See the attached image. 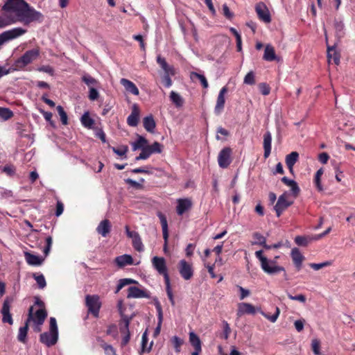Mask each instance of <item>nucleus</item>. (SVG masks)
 I'll use <instances>...</instances> for the list:
<instances>
[{"instance_id": "obj_1", "label": "nucleus", "mask_w": 355, "mask_h": 355, "mask_svg": "<svg viewBox=\"0 0 355 355\" xmlns=\"http://www.w3.org/2000/svg\"><path fill=\"white\" fill-rule=\"evenodd\" d=\"M3 13L0 15V28L17 22L28 25L33 21H41L42 14L24 0H7L2 7Z\"/></svg>"}, {"instance_id": "obj_2", "label": "nucleus", "mask_w": 355, "mask_h": 355, "mask_svg": "<svg viewBox=\"0 0 355 355\" xmlns=\"http://www.w3.org/2000/svg\"><path fill=\"white\" fill-rule=\"evenodd\" d=\"M58 340V329L55 318H50L49 331L40 334V340L46 347L55 345Z\"/></svg>"}, {"instance_id": "obj_3", "label": "nucleus", "mask_w": 355, "mask_h": 355, "mask_svg": "<svg viewBox=\"0 0 355 355\" xmlns=\"http://www.w3.org/2000/svg\"><path fill=\"white\" fill-rule=\"evenodd\" d=\"M40 56L39 49H33L26 51L13 63L12 70H23L28 64L32 63Z\"/></svg>"}, {"instance_id": "obj_4", "label": "nucleus", "mask_w": 355, "mask_h": 355, "mask_svg": "<svg viewBox=\"0 0 355 355\" xmlns=\"http://www.w3.org/2000/svg\"><path fill=\"white\" fill-rule=\"evenodd\" d=\"M100 297L97 295H87L85 297V305L87 307L88 313L94 317L98 318L99 311L101 307Z\"/></svg>"}, {"instance_id": "obj_5", "label": "nucleus", "mask_w": 355, "mask_h": 355, "mask_svg": "<svg viewBox=\"0 0 355 355\" xmlns=\"http://www.w3.org/2000/svg\"><path fill=\"white\" fill-rule=\"evenodd\" d=\"M255 256L260 261L261 268L265 272L270 275H274L283 271L284 272V275H286L284 268L272 267V268H269V259L263 255L262 250L257 251L255 252Z\"/></svg>"}, {"instance_id": "obj_6", "label": "nucleus", "mask_w": 355, "mask_h": 355, "mask_svg": "<svg viewBox=\"0 0 355 355\" xmlns=\"http://www.w3.org/2000/svg\"><path fill=\"white\" fill-rule=\"evenodd\" d=\"M293 200L289 199V193L284 192L279 196L277 203L274 207V209L276 212L277 216L279 217L283 211H284L288 207L292 205Z\"/></svg>"}, {"instance_id": "obj_7", "label": "nucleus", "mask_w": 355, "mask_h": 355, "mask_svg": "<svg viewBox=\"0 0 355 355\" xmlns=\"http://www.w3.org/2000/svg\"><path fill=\"white\" fill-rule=\"evenodd\" d=\"M178 270L181 277L185 280H189L193 275L192 264L185 259H181L178 263Z\"/></svg>"}, {"instance_id": "obj_8", "label": "nucleus", "mask_w": 355, "mask_h": 355, "mask_svg": "<svg viewBox=\"0 0 355 355\" xmlns=\"http://www.w3.org/2000/svg\"><path fill=\"white\" fill-rule=\"evenodd\" d=\"M232 149L230 147L223 148L218 156V163L220 168H227L232 162Z\"/></svg>"}, {"instance_id": "obj_9", "label": "nucleus", "mask_w": 355, "mask_h": 355, "mask_svg": "<svg viewBox=\"0 0 355 355\" xmlns=\"http://www.w3.org/2000/svg\"><path fill=\"white\" fill-rule=\"evenodd\" d=\"M152 263L159 274L164 276V281H167L169 276L167 271L165 259L163 257H154L152 259Z\"/></svg>"}, {"instance_id": "obj_10", "label": "nucleus", "mask_w": 355, "mask_h": 355, "mask_svg": "<svg viewBox=\"0 0 355 355\" xmlns=\"http://www.w3.org/2000/svg\"><path fill=\"white\" fill-rule=\"evenodd\" d=\"M12 302V300L8 297H7L3 303L2 309L1 313L2 314V322L3 323H8L9 324H12L13 320L12 318V315L10 312V304Z\"/></svg>"}, {"instance_id": "obj_11", "label": "nucleus", "mask_w": 355, "mask_h": 355, "mask_svg": "<svg viewBox=\"0 0 355 355\" xmlns=\"http://www.w3.org/2000/svg\"><path fill=\"white\" fill-rule=\"evenodd\" d=\"M128 291V298H150V293L146 289H141L137 286H130Z\"/></svg>"}, {"instance_id": "obj_12", "label": "nucleus", "mask_w": 355, "mask_h": 355, "mask_svg": "<svg viewBox=\"0 0 355 355\" xmlns=\"http://www.w3.org/2000/svg\"><path fill=\"white\" fill-rule=\"evenodd\" d=\"M227 91H228L227 87L226 86H225L221 88V89L220 90V92L218 93L217 100H216V105L214 107V113L216 115H220L224 110L225 103V95L227 92Z\"/></svg>"}, {"instance_id": "obj_13", "label": "nucleus", "mask_w": 355, "mask_h": 355, "mask_svg": "<svg viewBox=\"0 0 355 355\" xmlns=\"http://www.w3.org/2000/svg\"><path fill=\"white\" fill-rule=\"evenodd\" d=\"M33 306H31L28 310V315L27 320L25 322V325L24 327H21L19 329V333L17 336V339L19 342L25 343L26 341V336L28 329V323L33 319Z\"/></svg>"}, {"instance_id": "obj_14", "label": "nucleus", "mask_w": 355, "mask_h": 355, "mask_svg": "<svg viewBox=\"0 0 355 355\" xmlns=\"http://www.w3.org/2000/svg\"><path fill=\"white\" fill-rule=\"evenodd\" d=\"M177 203L176 211L179 216H182L192 207V202L189 198H179Z\"/></svg>"}, {"instance_id": "obj_15", "label": "nucleus", "mask_w": 355, "mask_h": 355, "mask_svg": "<svg viewBox=\"0 0 355 355\" xmlns=\"http://www.w3.org/2000/svg\"><path fill=\"white\" fill-rule=\"evenodd\" d=\"M256 12L259 18L266 23L271 21L270 15L268 8L263 3H259L256 6Z\"/></svg>"}, {"instance_id": "obj_16", "label": "nucleus", "mask_w": 355, "mask_h": 355, "mask_svg": "<svg viewBox=\"0 0 355 355\" xmlns=\"http://www.w3.org/2000/svg\"><path fill=\"white\" fill-rule=\"evenodd\" d=\"M256 313V309L254 306L250 304V303H245L242 302L239 303L238 305V309H237V313L236 315L239 317H241V315L244 314H251L254 315Z\"/></svg>"}, {"instance_id": "obj_17", "label": "nucleus", "mask_w": 355, "mask_h": 355, "mask_svg": "<svg viewBox=\"0 0 355 355\" xmlns=\"http://www.w3.org/2000/svg\"><path fill=\"white\" fill-rule=\"evenodd\" d=\"M111 223L107 219H104L100 222L96 227V232L103 237H106L111 231Z\"/></svg>"}, {"instance_id": "obj_18", "label": "nucleus", "mask_w": 355, "mask_h": 355, "mask_svg": "<svg viewBox=\"0 0 355 355\" xmlns=\"http://www.w3.org/2000/svg\"><path fill=\"white\" fill-rule=\"evenodd\" d=\"M139 110L137 104L132 107V112L127 119V123L130 126L135 127L139 122Z\"/></svg>"}, {"instance_id": "obj_19", "label": "nucleus", "mask_w": 355, "mask_h": 355, "mask_svg": "<svg viewBox=\"0 0 355 355\" xmlns=\"http://www.w3.org/2000/svg\"><path fill=\"white\" fill-rule=\"evenodd\" d=\"M293 261L297 270H300L302 268V261L304 259V256L301 254L300 250L297 248H294L291 250V253Z\"/></svg>"}, {"instance_id": "obj_20", "label": "nucleus", "mask_w": 355, "mask_h": 355, "mask_svg": "<svg viewBox=\"0 0 355 355\" xmlns=\"http://www.w3.org/2000/svg\"><path fill=\"white\" fill-rule=\"evenodd\" d=\"M114 262L119 268L133 264V259L130 254H123L115 258Z\"/></svg>"}, {"instance_id": "obj_21", "label": "nucleus", "mask_w": 355, "mask_h": 355, "mask_svg": "<svg viewBox=\"0 0 355 355\" xmlns=\"http://www.w3.org/2000/svg\"><path fill=\"white\" fill-rule=\"evenodd\" d=\"M263 59L268 62L279 60V58L276 55L274 47L270 44H267L266 46Z\"/></svg>"}, {"instance_id": "obj_22", "label": "nucleus", "mask_w": 355, "mask_h": 355, "mask_svg": "<svg viewBox=\"0 0 355 355\" xmlns=\"http://www.w3.org/2000/svg\"><path fill=\"white\" fill-rule=\"evenodd\" d=\"M272 135L269 131H267L263 135V156L268 158L271 153Z\"/></svg>"}, {"instance_id": "obj_23", "label": "nucleus", "mask_w": 355, "mask_h": 355, "mask_svg": "<svg viewBox=\"0 0 355 355\" xmlns=\"http://www.w3.org/2000/svg\"><path fill=\"white\" fill-rule=\"evenodd\" d=\"M157 216L160 220V223L162 225L163 238L164 239V248H166V245H167L168 238L167 220H166V216L161 212H159L157 214Z\"/></svg>"}, {"instance_id": "obj_24", "label": "nucleus", "mask_w": 355, "mask_h": 355, "mask_svg": "<svg viewBox=\"0 0 355 355\" xmlns=\"http://www.w3.org/2000/svg\"><path fill=\"white\" fill-rule=\"evenodd\" d=\"M46 316V311L44 309H40L35 314L33 313V319L31 321H33L38 326H41L44 323Z\"/></svg>"}, {"instance_id": "obj_25", "label": "nucleus", "mask_w": 355, "mask_h": 355, "mask_svg": "<svg viewBox=\"0 0 355 355\" xmlns=\"http://www.w3.org/2000/svg\"><path fill=\"white\" fill-rule=\"evenodd\" d=\"M125 325L123 327H121L120 329V331L122 334H124L125 336H123L122 341H121V345L125 346L126 345L130 338V331H129V324H130V319L128 317H125L123 318Z\"/></svg>"}, {"instance_id": "obj_26", "label": "nucleus", "mask_w": 355, "mask_h": 355, "mask_svg": "<svg viewBox=\"0 0 355 355\" xmlns=\"http://www.w3.org/2000/svg\"><path fill=\"white\" fill-rule=\"evenodd\" d=\"M120 83L127 92L136 96L139 95V91L134 83L125 78H121Z\"/></svg>"}, {"instance_id": "obj_27", "label": "nucleus", "mask_w": 355, "mask_h": 355, "mask_svg": "<svg viewBox=\"0 0 355 355\" xmlns=\"http://www.w3.org/2000/svg\"><path fill=\"white\" fill-rule=\"evenodd\" d=\"M299 158V154L297 152L293 151L290 154L286 156V164L290 171V173H293V166L297 162Z\"/></svg>"}, {"instance_id": "obj_28", "label": "nucleus", "mask_w": 355, "mask_h": 355, "mask_svg": "<svg viewBox=\"0 0 355 355\" xmlns=\"http://www.w3.org/2000/svg\"><path fill=\"white\" fill-rule=\"evenodd\" d=\"M282 182L291 187V193L294 198H296L298 196L300 190L295 180H290L287 177H283L282 178Z\"/></svg>"}, {"instance_id": "obj_29", "label": "nucleus", "mask_w": 355, "mask_h": 355, "mask_svg": "<svg viewBox=\"0 0 355 355\" xmlns=\"http://www.w3.org/2000/svg\"><path fill=\"white\" fill-rule=\"evenodd\" d=\"M157 62L159 64L160 67L164 70V74H175L174 69L173 67L168 64L165 58L160 55L157 57Z\"/></svg>"}, {"instance_id": "obj_30", "label": "nucleus", "mask_w": 355, "mask_h": 355, "mask_svg": "<svg viewBox=\"0 0 355 355\" xmlns=\"http://www.w3.org/2000/svg\"><path fill=\"white\" fill-rule=\"evenodd\" d=\"M144 128L149 132H154L156 127L155 121L152 115L147 116L143 119Z\"/></svg>"}, {"instance_id": "obj_31", "label": "nucleus", "mask_w": 355, "mask_h": 355, "mask_svg": "<svg viewBox=\"0 0 355 355\" xmlns=\"http://www.w3.org/2000/svg\"><path fill=\"white\" fill-rule=\"evenodd\" d=\"M81 124L86 128L92 129L94 125V120L90 117L88 111L85 112L80 118Z\"/></svg>"}, {"instance_id": "obj_32", "label": "nucleus", "mask_w": 355, "mask_h": 355, "mask_svg": "<svg viewBox=\"0 0 355 355\" xmlns=\"http://www.w3.org/2000/svg\"><path fill=\"white\" fill-rule=\"evenodd\" d=\"M24 257L26 262L31 266H39L42 262V260L40 257L33 254L28 252H24Z\"/></svg>"}, {"instance_id": "obj_33", "label": "nucleus", "mask_w": 355, "mask_h": 355, "mask_svg": "<svg viewBox=\"0 0 355 355\" xmlns=\"http://www.w3.org/2000/svg\"><path fill=\"white\" fill-rule=\"evenodd\" d=\"M189 342L191 345L194 347L195 352L202 351L201 341L199 337L193 331L189 333Z\"/></svg>"}, {"instance_id": "obj_34", "label": "nucleus", "mask_w": 355, "mask_h": 355, "mask_svg": "<svg viewBox=\"0 0 355 355\" xmlns=\"http://www.w3.org/2000/svg\"><path fill=\"white\" fill-rule=\"evenodd\" d=\"M327 58L329 61L333 59L336 65L340 63V55L336 52L334 46L327 47Z\"/></svg>"}, {"instance_id": "obj_35", "label": "nucleus", "mask_w": 355, "mask_h": 355, "mask_svg": "<svg viewBox=\"0 0 355 355\" xmlns=\"http://www.w3.org/2000/svg\"><path fill=\"white\" fill-rule=\"evenodd\" d=\"M148 145V140L142 136H138L137 139L132 143L133 150L142 149Z\"/></svg>"}, {"instance_id": "obj_36", "label": "nucleus", "mask_w": 355, "mask_h": 355, "mask_svg": "<svg viewBox=\"0 0 355 355\" xmlns=\"http://www.w3.org/2000/svg\"><path fill=\"white\" fill-rule=\"evenodd\" d=\"M313 240H315L314 236L309 237V236H297L295 238V243L299 246H303V247L307 246L308 244Z\"/></svg>"}, {"instance_id": "obj_37", "label": "nucleus", "mask_w": 355, "mask_h": 355, "mask_svg": "<svg viewBox=\"0 0 355 355\" xmlns=\"http://www.w3.org/2000/svg\"><path fill=\"white\" fill-rule=\"evenodd\" d=\"M190 77L192 80L198 79L200 80L202 87L207 89L209 87L207 78L203 74L198 73L197 72H191Z\"/></svg>"}, {"instance_id": "obj_38", "label": "nucleus", "mask_w": 355, "mask_h": 355, "mask_svg": "<svg viewBox=\"0 0 355 355\" xmlns=\"http://www.w3.org/2000/svg\"><path fill=\"white\" fill-rule=\"evenodd\" d=\"M171 101L176 105V107H181L183 105L184 101L181 96L174 91L170 93Z\"/></svg>"}, {"instance_id": "obj_39", "label": "nucleus", "mask_w": 355, "mask_h": 355, "mask_svg": "<svg viewBox=\"0 0 355 355\" xmlns=\"http://www.w3.org/2000/svg\"><path fill=\"white\" fill-rule=\"evenodd\" d=\"M131 284H137V282L132 279H130V278L121 279L119 281V284H117L115 293H119V291L121 289H122L124 286Z\"/></svg>"}, {"instance_id": "obj_40", "label": "nucleus", "mask_w": 355, "mask_h": 355, "mask_svg": "<svg viewBox=\"0 0 355 355\" xmlns=\"http://www.w3.org/2000/svg\"><path fill=\"white\" fill-rule=\"evenodd\" d=\"M82 80L84 82L89 88L91 87H97L98 82L89 74H85L82 77Z\"/></svg>"}, {"instance_id": "obj_41", "label": "nucleus", "mask_w": 355, "mask_h": 355, "mask_svg": "<svg viewBox=\"0 0 355 355\" xmlns=\"http://www.w3.org/2000/svg\"><path fill=\"white\" fill-rule=\"evenodd\" d=\"M322 174H323V171L322 168H320L315 173V178H314L315 185L319 191H323V187L322 186L321 180H320L321 176Z\"/></svg>"}, {"instance_id": "obj_42", "label": "nucleus", "mask_w": 355, "mask_h": 355, "mask_svg": "<svg viewBox=\"0 0 355 355\" xmlns=\"http://www.w3.org/2000/svg\"><path fill=\"white\" fill-rule=\"evenodd\" d=\"M252 237L254 239V241L252 242V245H259L262 246L266 241V238L259 232H254L252 234Z\"/></svg>"}, {"instance_id": "obj_43", "label": "nucleus", "mask_w": 355, "mask_h": 355, "mask_svg": "<svg viewBox=\"0 0 355 355\" xmlns=\"http://www.w3.org/2000/svg\"><path fill=\"white\" fill-rule=\"evenodd\" d=\"M171 341L175 348V352L177 353L180 352L181 346L182 345L184 340L182 338L175 336L171 338Z\"/></svg>"}, {"instance_id": "obj_44", "label": "nucleus", "mask_w": 355, "mask_h": 355, "mask_svg": "<svg viewBox=\"0 0 355 355\" xmlns=\"http://www.w3.org/2000/svg\"><path fill=\"white\" fill-rule=\"evenodd\" d=\"M33 277L35 279L39 288L43 289L44 288L46 287V282L45 278L42 274L37 275V274L34 273L33 275Z\"/></svg>"}, {"instance_id": "obj_45", "label": "nucleus", "mask_w": 355, "mask_h": 355, "mask_svg": "<svg viewBox=\"0 0 355 355\" xmlns=\"http://www.w3.org/2000/svg\"><path fill=\"white\" fill-rule=\"evenodd\" d=\"M148 148L151 154L161 153L163 150V146L159 142L155 141L152 145H148Z\"/></svg>"}, {"instance_id": "obj_46", "label": "nucleus", "mask_w": 355, "mask_h": 355, "mask_svg": "<svg viewBox=\"0 0 355 355\" xmlns=\"http://www.w3.org/2000/svg\"><path fill=\"white\" fill-rule=\"evenodd\" d=\"M12 116H13V113L10 109L0 107V118L1 119H2L4 121H6V120L10 119Z\"/></svg>"}, {"instance_id": "obj_47", "label": "nucleus", "mask_w": 355, "mask_h": 355, "mask_svg": "<svg viewBox=\"0 0 355 355\" xmlns=\"http://www.w3.org/2000/svg\"><path fill=\"white\" fill-rule=\"evenodd\" d=\"M152 154L148 148V145L141 149V153L135 157V160L147 159Z\"/></svg>"}, {"instance_id": "obj_48", "label": "nucleus", "mask_w": 355, "mask_h": 355, "mask_svg": "<svg viewBox=\"0 0 355 355\" xmlns=\"http://www.w3.org/2000/svg\"><path fill=\"white\" fill-rule=\"evenodd\" d=\"M57 110L60 115L62 123L63 125H67L68 123V117L66 112L61 105L57 106Z\"/></svg>"}, {"instance_id": "obj_49", "label": "nucleus", "mask_w": 355, "mask_h": 355, "mask_svg": "<svg viewBox=\"0 0 355 355\" xmlns=\"http://www.w3.org/2000/svg\"><path fill=\"white\" fill-rule=\"evenodd\" d=\"M132 241V245L137 251L141 252L144 250V245L139 235L136 236V238H135Z\"/></svg>"}, {"instance_id": "obj_50", "label": "nucleus", "mask_w": 355, "mask_h": 355, "mask_svg": "<svg viewBox=\"0 0 355 355\" xmlns=\"http://www.w3.org/2000/svg\"><path fill=\"white\" fill-rule=\"evenodd\" d=\"M260 313L262 314V315H263L266 318L269 320L270 322H275L277 321V318H278V317L279 315L280 311H279V309L278 307H276L275 308V313L272 315H269L268 314L265 313L263 311H260Z\"/></svg>"}, {"instance_id": "obj_51", "label": "nucleus", "mask_w": 355, "mask_h": 355, "mask_svg": "<svg viewBox=\"0 0 355 355\" xmlns=\"http://www.w3.org/2000/svg\"><path fill=\"white\" fill-rule=\"evenodd\" d=\"M331 265V261H324L322 263H309V266L315 270H318L321 268H323L327 266H329Z\"/></svg>"}, {"instance_id": "obj_52", "label": "nucleus", "mask_w": 355, "mask_h": 355, "mask_svg": "<svg viewBox=\"0 0 355 355\" xmlns=\"http://www.w3.org/2000/svg\"><path fill=\"white\" fill-rule=\"evenodd\" d=\"M245 84L247 85H254L255 83V76L253 71L248 72L243 80Z\"/></svg>"}, {"instance_id": "obj_53", "label": "nucleus", "mask_w": 355, "mask_h": 355, "mask_svg": "<svg viewBox=\"0 0 355 355\" xmlns=\"http://www.w3.org/2000/svg\"><path fill=\"white\" fill-rule=\"evenodd\" d=\"M165 284H166V289L168 297L169 300L171 301L172 305H174L175 301H174L173 295V293H172V291L171 288L169 278H168L167 281H165Z\"/></svg>"}, {"instance_id": "obj_54", "label": "nucleus", "mask_w": 355, "mask_h": 355, "mask_svg": "<svg viewBox=\"0 0 355 355\" xmlns=\"http://www.w3.org/2000/svg\"><path fill=\"white\" fill-rule=\"evenodd\" d=\"M259 89L260 92L264 96L268 95L270 92V87L268 85L264 83H260L259 85Z\"/></svg>"}, {"instance_id": "obj_55", "label": "nucleus", "mask_w": 355, "mask_h": 355, "mask_svg": "<svg viewBox=\"0 0 355 355\" xmlns=\"http://www.w3.org/2000/svg\"><path fill=\"white\" fill-rule=\"evenodd\" d=\"M88 97L91 101H96L99 97V93L96 88L91 87L89 88Z\"/></svg>"}, {"instance_id": "obj_56", "label": "nucleus", "mask_w": 355, "mask_h": 355, "mask_svg": "<svg viewBox=\"0 0 355 355\" xmlns=\"http://www.w3.org/2000/svg\"><path fill=\"white\" fill-rule=\"evenodd\" d=\"M320 341L317 339H314L312 340V349H313V353L315 354V355H320Z\"/></svg>"}, {"instance_id": "obj_57", "label": "nucleus", "mask_w": 355, "mask_h": 355, "mask_svg": "<svg viewBox=\"0 0 355 355\" xmlns=\"http://www.w3.org/2000/svg\"><path fill=\"white\" fill-rule=\"evenodd\" d=\"M288 297L289 299H291L292 300L299 301L302 303H305L306 300L305 295H304L302 294H300L297 295H292L288 293Z\"/></svg>"}, {"instance_id": "obj_58", "label": "nucleus", "mask_w": 355, "mask_h": 355, "mask_svg": "<svg viewBox=\"0 0 355 355\" xmlns=\"http://www.w3.org/2000/svg\"><path fill=\"white\" fill-rule=\"evenodd\" d=\"M2 171L9 176H12L15 173V168L12 165L5 166Z\"/></svg>"}, {"instance_id": "obj_59", "label": "nucleus", "mask_w": 355, "mask_h": 355, "mask_svg": "<svg viewBox=\"0 0 355 355\" xmlns=\"http://www.w3.org/2000/svg\"><path fill=\"white\" fill-rule=\"evenodd\" d=\"M112 151L119 155V156H123L126 154L128 151V147L127 146H122L121 148H116L115 147L112 148Z\"/></svg>"}, {"instance_id": "obj_60", "label": "nucleus", "mask_w": 355, "mask_h": 355, "mask_svg": "<svg viewBox=\"0 0 355 355\" xmlns=\"http://www.w3.org/2000/svg\"><path fill=\"white\" fill-rule=\"evenodd\" d=\"M37 70L39 71L47 73L51 76L53 75V73H54L53 69L49 65H43V66L39 67L37 69Z\"/></svg>"}, {"instance_id": "obj_61", "label": "nucleus", "mask_w": 355, "mask_h": 355, "mask_svg": "<svg viewBox=\"0 0 355 355\" xmlns=\"http://www.w3.org/2000/svg\"><path fill=\"white\" fill-rule=\"evenodd\" d=\"M171 74H164L162 77V83L166 87H170L172 85V80L170 77Z\"/></svg>"}, {"instance_id": "obj_62", "label": "nucleus", "mask_w": 355, "mask_h": 355, "mask_svg": "<svg viewBox=\"0 0 355 355\" xmlns=\"http://www.w3.org/2000/svg\"><path fill=\"white\" fill-rule=\"evenodd\" d=\"M46 245L45 248L44 249V253L46 255H47L49 254V252H50L51 248L52 245V243H53L52 237L50 236L46 237Z\"/></svg>"}, {"instance_id": "obj_63", "label": "nucleus", "mask_w": 355, "mask_h": 355, "mask_svg": "<svg viewBox=\"0 0 355 355\" xmlns=\"http://www.w3.org/2000/svg\"><path fill=\"white\" fill-rule=\"evenodd\" d=\"M304 325V320H297L294 322V326L296 330L298 332H300L303 330Z\"/></svg>"}, {"instance_id": "obj_64", "label": "nucleus", "mask_w": 355, "mask_h": 355, "mask_svg": "<svg viewBox=\"0 0 355 355\" xmlns=\"http://www.w3.org/2000/svg\"><path fill=\"white\" fill-rule=\"evenodd\" d=\"M241 295H240V300H243L244 298L247 297L250 295V291L248 289H245L243 288L242 286H238Z\"/></svg>"}]
</instances>
